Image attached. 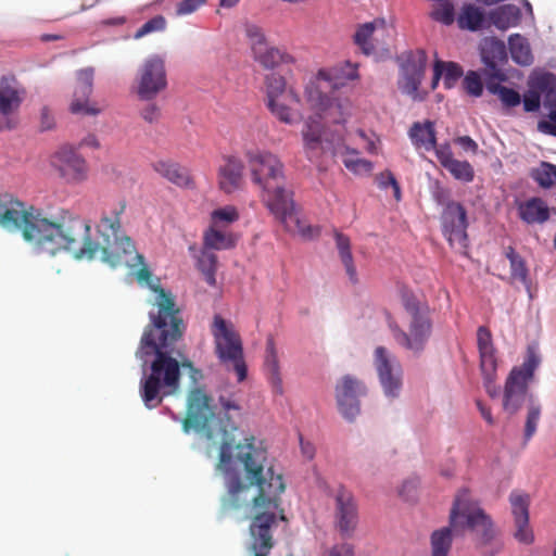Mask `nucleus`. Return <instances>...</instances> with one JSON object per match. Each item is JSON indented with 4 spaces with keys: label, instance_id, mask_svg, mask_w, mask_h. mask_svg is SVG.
I'll list each match as a JSON object with an SVG mask.
<instances>
[{
    "label": "nucleus",
    "instance_id": "nucleus-1",
    "mask_svg": "<svg viewBox=\"0 0 556 556\" xmlns=\"http://www.w3.org/2000/svg\"><path fill=\"white\" fill-rule=\"evenodd\" d=\"M211 402L202 388L190 390L184 430L194 429L212 446H218L216 470L225 481L222 510L243 513L250 521L249 552L253 556H268L276 544L279 523L287 522L281 498L286 491L283 477L267 465L268 450L263 440L248 434L236 443L238 427L231 420V412H241L236 394L218 396V414Z\"/></svg>",
    "mask_w": 556,
    "mask_h": 556
},
{
    "label": "nucleus",
    "instance_id": "nucleus-2",
    "mask_svg": "<svg viewBox=\"0 0 556 556\" xmlns=\"http://www.w3.org/2000/svg\"><path fill=\"white\" fill-rule=\"evenodd\" d=\"M125 210L126 202L118 201L104 211L96 226L98 238L93 240L90 222L80 215L64 207L49 214L0 190L2 228L20 232L27 243L51 256L63 251L73 252L77 260H93L100 255L113 267L128 264L127 256L136 252L122 226Z\"/></svg>",
    "mask_w": 556,
    "mask_h": 556
},
{
    "label": "nucleus",
    "instance_id": "nucleus-3",
    "mask_svg": "<svg viewBox=\"0 0 556 556\" xmlns=\"http://www.w3.org/2000/svg\"><path fill=\"white\" fill-rule=\"evenodd\" d=\"M156 292V312H150V324L146 327L136 356L147 363L146 357L154 356L150 372L140 380V396L148 408L161 405L164 397L174 395L180 388V358L174 344L185 331L181 312L169 291L160 286Z\"/></svg>",
    "mask_w": 556,
    "mask_h": 556
},
{
    "label": "nucleus",
    "instance_id": "nucleus-4",
    "mask_svg": "<svg viewBox=\"0 0 556 556\" xmlns=\"http://www.w3.org/2000/svg\"><path fill=\"white\" fill-rule=\"evenodd\" d=\"M252 181L262 190L267 208L285 226L286 230L305 239L319 235V229L306 225L295 213L292 192L285 188L283 164L268 151L247 153Z\"/></svg>",
    "mask_w": 556,
    "mask_h": 556
},
{
    "label": "nucleus",
    "instance_id": "nucleus-5",
    "mask_svg": "<svg viewBox=\"0 0 556 556\" xmlns=\"http://www.w3.org/2000/svg\"><path fill=\"white\" fill-rule=\"evenodd\" d=\"M468 529L481 542L492 538L490 517L470 498L468 490H460L450 513V526L435 530L431 534V556H447L452 546L453 532L463 534Z\"/></svg>",
    "mask_w": 556,
    "mask_h": 556
},
{
    "label": "nucleus",
    "instance_id": "nucleus-6",
    "mask_svg": "<svg viewBox=\"0 0 556 556\" xmlns=\"http://www.w3.org/2000/svg\"><path fill=\"white\" fill-rule=\"evenodd\" d=\"M402 301L405 311L412 318L408 331L402 330L393 323L390 324V329L399 345L414 353H419L425 349L431 334L432 325L429 312L427 307L421 306L416 298L408 292L402 294Z\"/></svg>",
    "mask_w": 556,
    "mask_h": 556
},
{
    "label": "nucleus",
    "instance_id": "nucleus-7",
    "mask_svg": "<svg viewBox=\"0 0 556 556\" xmlns=\"http://www.w3.org/2000/svg\"><path fill=\"white\" fill-rule=\"evenodd\" d=\"M541 363V358L533 351L529 350L523 363L511 368L505 381L503 394V408L509 415H514L529 403V384L534 379V372Z\"/></svg>",
    "mask_w": 556,
    "mask_h": 556
},
{
    "label": "nucleus",
    "instance_id": "nucleus-8",
    "mask_svg": "<svg viewBox=\"0 0 556 556\" xmlns=\"http://www.w3.org/2000/svg\"><path fill=\"white\" fill-rule=\"evenodd\" d=\"M212 333L218 359L227 370L232 369L238 381L242 382L247 378L248 368L240 336L219 315L214 317Z\"/></svg>",
    "mask_w": 556,
    "mask_h": 556
},
{
    "label": "nucleus",
    "instance_id": "nucleus-9",
    "mask_svg": "<svg viewBox=\"0 0 556 556\" xmlns=\"http://www.w3.org/2000/svg\"><path fill=\"white\" fill-rule=\"evenodd\" d=\"M266 106L281 123L292 124L293 113L286 102L300 103L301 98L293 87H288L283 76L271 73L265 76Z\"/></svg>",
    "mask_w": 556,
    "mask_h": 556
},
{
    "label": "nucleus",
    "instance_id": "nucleus-10",
    "mask_svg": "<svg viewBox=\"0 0 556 556\" xmlns=\"http://www.w3.org/2000/svg\"><path fill=\"white\" fill-rule=\"evenodd\" d=\"M26 97V89L14 75L0 79V131L12 130L20 123L18 111Z\"/></svg>",
    "mask_w": 556,
    "mask_h": 556
},
{
    "label": "nucleus",
    "instance_id": "nucleus-11",
    "mask_svg": "<svg viewBox=\"0 0 556 556\" xmlns=\"http://www.w3.org/2000/svg\"><path fill=\"white\" fill-rule=\"evenodd\" d=\"M167 88L165 60L154 54L147 58L138 70L137 96L140 100L151 101Z\"/></svg>",
    "mask_w": 556,
    "mask_h": 556
},
{
    "label": "nucleus",
    "instance_id": "nucleus-12",
    "mask_svg": "<svg viewBox=\"0 0 556 556\" xmlns=\"http://www.w3.org/2000/svg\"><path fill=\"white\" fill-rule=\"evenodd\" d=\"M392 35L393 26L384 18L378 17L359 24L353 35V41L365 55H370L378 50H387Z\"/></svg>",
    "mask_w": 556,
    "mask_h": 556
},
{
    "label": "nucleus",
    "instance_id": "nucleus-13",
    "mask_svg": "<svg viewBox=\"0 0 556 556\" xmlns=\"http://www.w3.org/2000/svg\"><path fill=\"white\" fill-rule=\"evenodd\" d=\"M374 365L386 395L397 396L402 387V367L396 357L386 348L378 346L374 352Z\"/></svg>",
    "mask_w": 556,
    "mask_h": 556
},
{
    "label": "nucleus",
    "instance_id": "nucleus-14",
    "mask_svg": "<svg viewBox=\"0 0 556 556\" xmlns=\"http://www.w3.org/2000/svg\"><path fill=\"white\" fill-rule=\"evenodd\" d=\"M93 67H85L77 72L76 86L70 104L71 113L84 116H97L102 113L103 110L98 103L90 100L93 91Z\"/></svg>",
    "mask_w": 556,
    "mask_h": 556
},
{
    "label": "nucleus",
    "instance_id": "nucleus-15",
    "mask_svg": "<svg viewBox=\"0 0 556 556\" xmlns=\"http://www.w3.org/2000/svg\"><path fill=\"white\" fill-rule=\"evenodd\" d=\"M334 523L344 538L353 535L358 525V507L351 491L340 485L334 493Z\"/></svg>",
    "mask_w": 556,
    "mask_h": 556
},
{
    "label": "nucleus",
    "instance_id": "nucleus-16",
    "mask_svg": "<svg viewBox=\"0 0 556 556\" xmlns=\"http://www.w3.org/2000/svg\"><path fill=\"white\" fill-rule=\"evenodd\" d=\"M305 97L311 108L316 111L319 118L328 124H343L348 116V103L331 99L315 85L305 89Z\"/></svg>",
    "mask_w": 556,
    "mask_h": 556
},
{
    "label": "nucleus",
    "instance_id": "nucleus-17",
    "mask_svg": "<svg viewBox=\"0 0 556 556\" xmlns=\"http://www.w3.org/2000/svg\"><path fill=\"white\" fill-rule=\"evenodd\" d=\"M443 235L452 247H467V212L458 202H448L441 217Z\"/></svg>",
    "mask_w": 556,
    "mask_h": 556
},
{
    "label": "nucleus",
    "instance_id": "nucleus-18",
    "mask_svg": "<svg viewBox=\"0 0 556 556\" xmlns=\"http://www.w3.org/2000/svg\"><path fill=\"white\" fill-rule=\"evenodd\" d=\"M366 394V387L356 378L346 375L336 386V399L344 418L353 420L359 414V397Z\"/></svg>",
    "mask_w": 556,
    "mask_h": 556
},
{
    "label": "nucleus",
    "instance_id": "nucleus-19",
    "mask_svg": "<svg viewBox=\"0 0 556 556\" xmlns=\"http://www.w3.org/2000/svg\"><path fill=\"white\" fill-rule=\"evenodd\" d=\"M53 164L67 184H80L88 177L87 162L72 148L60 149L54 154Z\"/></svg>",
    "mask_w": 556,
    "mask_h": 556
},
{
    "label": "nucleus",
    "instance_id": "nucleus-20",
    "mask_svg": "<svg viewBox=\"0 0 556 556\" xmlns=\"http://www.w3.org/2000/svg\"><path fill=\"white\" fill-rule=\"evenodd\" d=\"M428 56L425 50L412 52L401 67L399 87L402 92L417 97L419 86L424 79Z\"/></svg>",
    "mask_w": 556,
    "mask_h": 556
},
{
    "label": "nucleus",
    "instance_id": "nucleus-21",
    "mask_svg": "<svg viewBox=\"0 0 556 556\" xmlns=\"http://www.w3.org/2000/svg\"><path fill=\"white\" fill-rule=\"evenodd\" d=\"M535 87L543 91V105L549 113L546 119L538 123V130L556 137V76L553 73H541Z\"/></svg>",
    "mask_w": 556,
    "mask_h": 556
},
{
    "label": "nucleus",
    "instance_id": "nucleus-22",
    "mask_svg": "<svg viewBox=\"0 0 556 556\" xmlns=\"http://www.w3.org/2000/svg\"><path fill=\"white\" fill-rule=\"evenodd\" d=\"M509 503L516 527L515 538L521 543H532L533 533L529 527V495L515 490L509 495Z\"/></svg>",
    "mask_w": 556,
    "mask_h": 556
},
{
    "label": "nucleus",
    "instance_id": "nucleus-23",
    "mask_svg": "<svg viewBox=\"0 0 556 556\" xmlns=\"http://www.w3.org/2000/svg\"><path fill=\"white\" fill-rule=\"evenodd\" d=\"M243 169L244 165L240 159L226 156L217 173L219 189L228 194L239 190L243 185Z\"/></svg>",
    "mask_w": 556,
    "mask_h": 556
},
{
    "label": "nucleus",
    "instance_id": "nucleus-24",
    "mask_svg": "<svg viewBox=\"0 0 556 556\" xmlns=\"http://www.w3.org/2000/svg\"><path fill=\"white\" fill-rule=\"evenodd\" d=\"M323 119L315 115L309 116L302 129L303 148L305 155L313 161L321 155L323 152Z\"/></svg>",
    "mask_w": 556,
    "mask_h": 556
},
{
    "label": "nucleus",
    "instance_id": "nucleus-25",
    "mask_svg": "<svg viewBox=\"0 0 556 556\" xmlns=\"http://www.w3.org/2000/svg\"><path fill=\"white\" fill-rule=\"evenodd\" d=\"M152 168L177 187L189 188L193 185L189 170L175 161L157 160L152 163Z\"/></svg>",
    "mask_w": 556,
    "mask_h": 556
},
{
    "label": "nucleus",
    "instance_id": "nucleus-26",
    "mask_svg": "<svg viewBox=\"0 0 556 556\" xmlns=\"http://www.w3.org/2000/svg\"><path fill=\"white\" fill-rule=\"evenodd\" d=\"M519 217L527 224H543L549 218V208L541 198H531L518 204Z\"/></svg>",
    "mask_w": 556,
    "mask_h": 556
},
{
    "label": "nucleus",
    "instance_id": "nucleus-27",
    "mask_svg": "<svg viewBox=\"0 0 556 556\" xmlns=\"http://www.w3.org/2000/svg\"><path fill=\"white\" fill-rule=\"evenodd\" d=\"M253 59L265 70H275L280 65L293 64L295 62L294 56L286 49L270 45L258 51Z\"/></svg>",
    "mask_w": 556,
    "mask_h": 556
},
{
    "label": "nucleus",
    "instance_id": "nucleus-28",
    "mask_svg": "<svg viewBox=\"0 0 556 556\" xmlns=\"http://www.w3.org/2000/svg\"><path fill=\"white\" fill-rule=\"evenodd\" d=\"M265 370L267 374L268 381L276 394H282V380L280 377L279 359L275 346V341L270 337L266 342V355H265Z\"/></svg>",
    "mask_w": 556,
    "mask_h": 556
},
{
    "label": "nucleus",
    "instance_id": "nucleus-29",
    "mask_svg": "<svg viewBox=\"0 0 556 556\" xmlns=\"http://www.w3.org/2000/svg\"><path fill=\"white\" fill-rule=\"evenodd\" d=\"M409 138L416 148H425L427 151L435 149L437 138L434 124L430 121L416 122L408 131Z\"/></svg>",
    "mask_w": 556,
    "mask_h": 556
},
{
    "label": "nucleus",
    "instance_id": "nucleus-30",
    "mask_svg": "<svg viewBox=\"0 0 556 556\" xmlns=\"http://www.w3.org/2000/svg\"><path fill=\"white\" fill-rule=\"evenodd\" d=\"M237 243L236 236L230 231L222 230L211 225L203 233V247L214 251L229 250Z\"/></svg>",
    "mask_w": 556,
    "mask_h": 556
},
{
    "label": "nucleus",
    "instance_id": "nucleus-31",
    "mask_svg": "<svg viewBox=\"0 0 556 556\" xmlns=\"http://www.w3.org/2000/svg\"><path fill=\"white\" fill-rule=\"evenodd\" d=\"M489 17L496 28L505 30L520 23L521 11L515 4H504L491 11Z\"/></svg>",
    "mask_w": 556,
    "mask_h": 556
},
{
    "label": "nucleus",
    "instance_id": "nucleus-32",
    "mask_svg": "<svg viewBox=\"0 0 556 556\" xmlns=\"http://www.w3.org/2000/svg\"><path fill=\"white\" fill-rule=\"evenodd\" d=\"M334 239H336V247L338 249L340 260H341L342 264L344 265L346 275L349 276V279L351 280V282L356 283L358 279H357L356 267L354 265L353 255L351 252L350 238L342 232L336 231Z\"/></svg>",
    "mask_w": 556,
    "mask_h": 556
},
{
    "label": "nucleus",
    "instance_id": "nucleus-33",
    "mask_svg": "<svg viewBox=\"0 0 556 556\" xmlns=\"http://www.w3.org/2000/svg\"><path fill=\"white\" fill-rule=\"evenodd\" d=\"M508 46L511 59L519 65L528 66L533 62L528 40L519 34L510 35L508 38Z\"/></svg>",
    "mask_w": 556,
    "mask_h": 556
},
{
    "label": "nucleus",
    "instance_id": "nucleus-34",
    "mask_svg": "<svg viewBox=\"0 0 556 556\" xmlns=\"http://www.w3.org/2000/svg\"><path fill=\"white\" fill-rule=\"evenodd\" d=\"M217 264L216 254L212 250L202 247L200 254L197 256V268L202 273L207 285L212 287L216 286Z\"/></svg>",
    "mask_w": 556,
    "mask_h": 556
},
{
    "label": "nucleus",
    "instance_id": "nucleus-35",
    "mask_svg": "<svg viewBox=\"0 0 556 556\" xmlns=\"http://www.w3.org/2000/svg\"><path fill=\"white\" fill-rule=\"evenodd\" d=\"M484 12L475 4H466L457 17V24L462 29L479 30L484 22Z\"/></svg>",
    "mask_w": 556,
    "mask_h": 556
},
{
    "label": "nucleus",
    "instance_id": "nucleus-36",
    "mask_svg": "<svg viewBox=\"0 0 556 556\" xmlns=\"http://www.w3.org/2000/svg\"><path fill=\"white\" fill-rule=\"evenodd\" d=\"M504 255L509 261L510 279L527 285L529 270L525 258L511 245L504 248Z\"/></svg>",
    "mask_w": 556,
    "mask_h": 556
},
{
    "label": "nucleus",
    "instance_id": "nucleus-37",
    "mask_svg": "<svg viewBox=\"0 0 556 556\" xmlns=\"http://www.w3.org/2000/svg\"><path fill=\"white\" fill-rule=\"evenodd\" d=\"M481 58L486 67L496 71L498 62L506 58L504 42L494 39L485 41L481 49Z\"/></svg>",
    "mask_w": 556,
    "mask_h": 556
},
{
    "label": "nucleus",
    "instance_id": "nucleus-38",
    "mask_svg": "<svg viewBox=\"0 0 556 556\" xmlns=\"http://www.w3.org/2000/svg\"><path fill=\"white\" fill-rule=\"evenodd\" d=\"M342 163L345 168L355 175L370 174L374 169L372 162L358 156V152L354 149L345 148L342 154Z\"/></svg>",
    "mask_w": 556,
    "mask_h": 556
},
{
    "label": "nucleus",
    "instance_id": "nucleus-39",
    "mask_svg": "<svg viewBox=\"0 0 556 556\" xmlns=\"http://www.w3.org/2000/svg\"><path fill=\"white\" fill-rule=\"evenodd\" d=\"M542 406L530 396V401L527 406V418L525 424V441L528 442L536 432L538 424L541 417Z\"/></svg>",
    "mask_w": 556,
    "mask_h": 556
},
{
    "label": "nucleus",
    "instance_id": "nucleus-40",
    "mask_svg": "<svg viewBox=\"0 0 556 556\" xmlns=\"http://www.w3.org/2000/svg\"><path fill=\"white\" fill-rule=\"evenodd\" d=\"M244 33L250 42L252 55L258 53V51L263 50L266 46H268L266 35L262 27L256 24L247 23L244 25Z\"/></svg>",
    "mask_w": 556,
    "mask_h": 556
},
{
    "label": "nucleus",
    "instance_id": "nucleus-41",
    "mask_svg": "<svg viewBox=\"0 0 556 556\" xmlns=\"http://www.w3.org/2000/svg\"><path fill=\"white\" fill-rule=\"evenodd\" d=\"M539 79L540 74L530 77L529 90L523 94V109L526 112H536L540 109L543 91L535 87V83Z\"/></svg>",
    "mask_w": 556,
    "mask_h": 556
},
{
    "label": "nucleus",
    "instance_id": "nucleus-42",
    "mask_svg": "<svg viewBox=\"0 0 556 556\" xmlns=\"http://www.w3.org/2000/svg\"><path fill=\"white\" fill-rule=\"evenodd\" d=\"M534 180L543 188H551L556 185V165L542 162L533 174Z\"/></svg>",
    "mask_w": 556,
    "mask_h": 556
},
{
    "label": "nucleus",
    "instance_id": "nucleus-43",
    "mask_svg": "<svg viewBox=\"0 0 556 556\" xmlns=\"http://www.w3.org/2000/svg\"><path fill=\"white\" fill-rule=\"evenodd\" d=\"M451 173V175L457 179L465 182H470L473 180L475 170L471 164L468 161H459L454 160L446 168Z\"/></svg>",
    "mask_w": 556,
    "mask_h": 556
},
{
    "label": "nucleus",
    "instance_id": "nucleus-44",
    "mask_svg": "<svg viewBox=\"0 0 556 556\" xmlns=\"http://www.w3.org/2000/svg\"><path fill=\"white\" fill-rule=\"evenodd\" d=\"M489 90L500 97L503 104L507 108H514L520 103V94L508 87L502 85H489Z\"/></svg>",
    "mask_w": 556,
    "mask_h": 556
},
{
    "label": "nucleus",
    "instance_id": "nucleus-45",
    "mask_svg": "<svg viewBox=\"0 0 556 556\" xmlns=\"http://www.w3.org/2000/svg\"><path fill=\"white\" fill-rule=\"evenodd\" d=\"M442 64V77L443 85L446 89H451L455 86L458 79L463 76L464 72L459 64L455 62H444Z\"/></svg>",
    "mask_w": 556,
    "mask_h": 556
},
{
    "label": "nucleus",
    "instance_id": "nucleus-46",
    "mask_svg": "<svg viewBox=\"0 0 556 556\" xmlns=\"http://www.w3.org/2000/svg\"><path fill=\"white\" fill-rule=\"evenodd\" d=\"M238 218L239 213L232 205L214 210L211 214L212 225L216 227H220L223 224L229 225L238 220Z\"/></svg>",
    "mask_w": 556,
    "mask_h": 556
},
{
    "label": "nucleus",
    "instance_id": "nucleus-47",
    "mask_svg": "<svg viewBox=\"0 0 556 556\" xmlns=\"http://www.w3.org/2000/svg\"><path fill=\"white\" fill-rule=\"evenodd\" d=\"M430 16L444 25H451L454 22V8L448 1H443L431 11Z\"/></svg>",
    "mask_w": 556,
    "mask_h": 556
},
{
    "label": "nucleus",
    "instance_id": "nucleus-48",
    "mask_svg": "<svg viewBox=\"0 0 556 556\" xmlns=\"http://www.w3.org/2000/svg\"><path fill=\"white\" fill-rule=\"evenodd\" d=\"M166 27V20L162 15H156L146 22L140 28L137 29V31L134 35L135 39H140L144 37L148 34L154 33V31H162Z\"/></svg>",
    "mask_w": 556,
    "mask_h": 556
},
{
    "label": "nucleus",
    "instance_id": "nucleus-49",
    "mask_svg": "<svg viewBox=\"0 0 556 556\" xmlns=\"http://www.w3.org/2000/svg\"><path fill=\"white\" fill-rule=\"evenodd\" d=\"M479 354H480L481 370H482L483 375L485 376V379L492 380L495 375L496 367H497L495 351L494 350L482 351V352H479Z\"/></svg>",
    "mask_w": 556,
    "mask_h": 556
},
{
    "label": "nucleus",
    "instance_id": "nucleus-50",
    "mask_svg": "<svg viewBox=\"0 0 556 556\" xmlns=\"http://www.w3.org/2000/svg\"><path fill=\"white\" fill-rule=\"evenodd\" d=\"M463 85L468 94L472 97H480L482 94L483 85L480 76L476 72H468L464 78Z\"/></svg>",
    "mask_w": 556,
    "mask_h": 556
},
{
    "label": "nucleus",
    "instance_id": "nucleus-51",
    "mask_svg": "<svg viewBox=\"0 0 556 556\" xmlns=\"http://www.w3.org/2000/svg\"><path fill=\"white\" fill-rule=\"evenodd\" d=\"M177 356L180 358V369H187L192 384H198L203 378L202 371L194 367L193 363L189 358L185 357L180 351H177Z\"/></svg>",
    "mask_w": 556,
    "mask_h": 556
},
{
    "label": "nucleus",
    "instance_id": "nucleus-52",
    "mask_svg": "<svg viewBox=\"0 0 556 556\" xmlns=\"http://www.w3.org/2000/svg\"><path fill=\"white\" fill-rule=\"evenodd\" d=\"M205 3L206 0H181L176 7V14L178 16L191 14Z\"/></svg>",
    "mask_w": 556,
    "mask_h": 556
},
{
    "label": "nucleus",
    "instance_id": "nucleus-53",
    "mask_svg": "<svg viewBox=\"0 0 556 556\" xmlns=\"http://www.w3.org/2000/svg\"><path fill=\"white\" fill-rule=\"evenodd\" d=\"M477 342H478L479 352L494 350L493 343H492V334H491L490 330L484 326H480L478 328Z\"/></svg>",
    "mask_w": 556,
    "mask_h": 556
},
{
    "label": "nucleus",
    "instance_id": "nucleus-54",
    "mask_svg": "<svg viewBox=\"0 0 556 556\" xmlns=\"http://www.w3.org/2000/svg\"><path fill=\"white\" fill-rule=\"evenodd\" d=\"M140 115L146 122L152 124L160 119L161 109L155 103H149L141 110Z\"/></svg>",
    "mask_w": 556,
    "mask_h": 556
},
{
    "label": "nucleus",
    "instance_id": "nucleus-55",
    "mask_svg": "<svg viewBox=\"0 0 556 556\" xmlns=\"http://www.w3.org/2000/svg\"><path fill=\"white\" fill-rule=\"evenodd\" d=\"M435 154L440 164L446 169L455 160L448 146H441L435 149Z\"/></svg>",
    "mask_w": 556,
    "mask_h": 556
},
{
    "label": "nucleus",
    "instance_id": "nucleus-56",
    "mask_svg": "<svg viewBox=\"0 0 556 556\" xmlns=\"http://www.w3.org/2000/svg\"><path fill=\"white\" fill-rule=\"evenodd\" d=\"M340 77L348 80H355L358 78V64L346 62L341 68Z\"/></svg>",
    "mask_w": 556,
    "mask_h": 556
},
{
    "label": "nucleus",
    "instance_id": "nucleus-57",
    "mask_svg": "<svg viewBox=\"0 0 556 556\" xmlns=\"http://www.w3.org/2000/svg\"><path fill=\"white\" fill-rule=\"evenodd\" d=\"M456 142L465 150L470 151L472 153H477L478 144L477 142L470 138L469 136H462L456 139Z\"/></svg>",
    "mask_w": 556,
    "mask_h": 556
},
{
    "label": "nucleus",
    "instance_id": "nucleus-58",
    "mask_svg": "<svg viewBox=\"0 0 556 556\" xmlns=\"http://www.w3.org/2000/svg\"><path fill=\"white\" fill-rule=\"evenodd\" d=\"M79 148L89 147L92 149H98L100 147L99 140L93 134L87 135L78 144Z\"/></svg>",
    "mask_w": 556,
    "mask_h": 556
},
{
    "label": "nucleus",
    "instance_id": "nucleus-59",
    "mask_svg": "<svg viewBox=\"0 0 556 556\" xmlns=\"http://www.w3.org/2000/svg\"><path fill=\"white\" fill-rule=\"evenodd\" d=\"M386 176L388 177V182H390V187H392V189H393V195H394L395 200L400 201L402 198L401 187H400L395 176L393 174H387Z\"/></svg>",
    "mask_w": 556,
    "mask_h": 556
},
{
    "label": "nucleus",
    "instance_id": "nucleus-60",
    "mask_svg": "<svg viewBox=\"0 0 556 556\" xmlns=\"http://www.w3.org/2000/svg\"><path fill=\"white\" fill-rule=\"evenodd\" d=\"M441 77H442V64H441V60H437L433 65V78H432V83H431L432 90H434L437 88Z\"/></svg>",
    "mask_w": 556,
    "mask_h": 556
},
{
    "label": "nucleus",
    "instance_id": "nucleus-61",
    "mask_svg": "<svg viewBox=\"0 0 556 556\" xmlns=\"http://www.w3.org/2000/svg\"><path fill=\"white\" fill-rule=\"evenodd\" d=\"M477 406L479 412L481 413L482 417L485 419V421L489 425H494V419L491 413V409L483 405L481 401H477Z\"/></svg>",
    "mask_w": 556,
    "mask_h": 556
},
{
    "label": "nucleus",
    "instance_id": "nucleus-62",
    "mask_svg": "<svg viewBox=\"0 0 556 556\" xmlns=\"http://www.w3.org/2000/svg\"><path fill=\"white\" fill-rule=\"evenodd\" d=\"M387 174L393 173L389 169H386L376 176V182L378 184V187L380 189H387L388 187H390V182H388V177L386 176Z\"/></svg>",
    "mask_w": 556,
    "mask_h": 556
},
{
    "label": "nucleus",
    "instance_id": "nucleus-63",
    "mask_svg": "<svg viewBox=\"0 0 556 556\" xmlns=\"http://www.w3.org/2000/svg\"><path fill=\"white\" fill-rule=\"evenodd\" d=\"M136 277H137V280H138L139 282H147V283H149V282H150V280H151L152 274H151V271L149 270V268H148L146 265H143V266H142L138 271H137Z\"/></svg>",
    "mask_w": 556,
    "mask_h": 556
},
{
    "label": "nucleus",
    "instance_id": "nucleus-64",
    "mask_svg": "<svg viewBox=\"0 0 556 556\" xmlns=\"http://www.w3.org/2000/svg\"><path fill=\"white\" fill-rule=\"evenodd\" d=\"M53 121L52 117L49 115V112L47 109H43L41 112V126L43 129H50L52 128Z\"/></svg>",
    "mask_w": 556,
    "mask_h": 556
}]
</instances>
